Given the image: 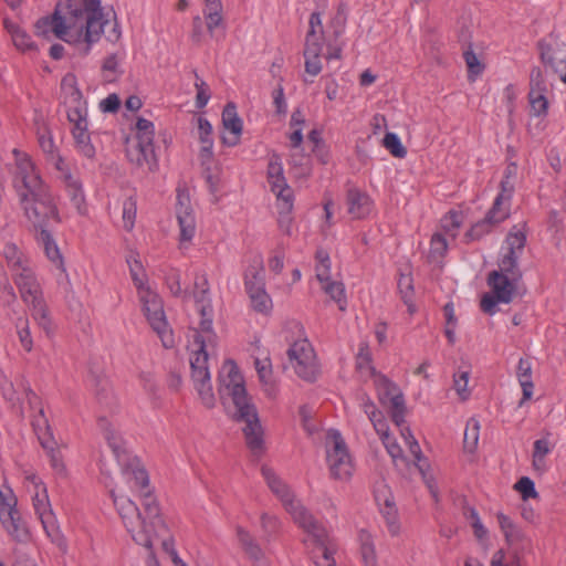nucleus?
Instances as JSON below:
<instances>
[{
	"label": "nucleus",
	"instance_id": "obj_1",
	"mask_svg": "<svg viewBox=\"0 0 566 566\" xmlns=\"http://www.w3.org/2000/svg\"><path fill=\"white\" fill-rule=\"evenodd\" d=\"M38 35L55 38L70 44H85L83 52L90 51L102 33L111 42L120 38L116 20L112 23L104 18L101 0H60L51 15L42 17L35 23Z\"/></svg>",
	"mask_w": 566,
	"mask_h": 566
},
{
	"label": "nucleus",
	"instance_id": "obj_2",
	"mask_svg": "<svg viewBox=\"0 0 566 566\" xmlns=\"http://www.w3.org/2000/svg\"><path fill=\"white\" fill-rule=\"evenodd\" d=\"M125 478L129 488L140 496L146 516L142 515L137 505L129 497L117 496L112 492L114 505L135 543L150 549L157 536L168 533L167 526L160 516L157 500L149 488L146 470L136 467L132 471H127Z\"/></svg>",
	"mask_w": 566,
	"mask_h": 566
},
{
	"label": "nucleus",
	"instance_id": "obj_3",
	"mask_svg": "<svg viewBox=\"0 0 566 566\" xmlns=\"http://www.w3.org/2000/svg\"><path fill=\"white\" fill-rule=\"evenodd\" d=\"M261 473L271 492L281 501L293 521L306 533L304 538L305 545L308 547L313 546L319 553L315 564L317 566H335L333 557L335 549L326 530L295 499L290 486L272 468L262 465Z\"/></svg>",
	"mask_w": 566,
	"mask_h": 566
},
{
	"label": "nucleus",
	"instance_id": "obj_4",
	"mask_svg": "<svg viewBox=\"0 0 566 566\" xmlns=\"http://www.w3.org/2000/svg\"><path fill=\"white\" fill-rule=\"evenodd\" d=\"M218 391L221 399L231 398L235 409L234 420L244 423L242 431L249 450L255 457L262 455L265 451L264 431L256 409L247 395L243 376L233 360H227L222 365Z\"/></svg>",
	"mask_w": 566,
	"mask_h": 566
},
{
	"label": "nucleus",
	"instance_id": "obj_5",
	"mask_svg": "<svg viewBox=\"0 0 566 566\" xmlns=\"http://www.w3.org/2000/svg\"><path fill=\"white\" fill-rule=\"evenodd\" d=\"M22 302L28 306L31 316L45 332L52 331V321L44 298L43 287L34 266L12 277Z\"/></svg>",
	"mask_w": 566,
	"mask_h": 566
},
{
	"label": "nucleus",
	"instance_id": "obj_6",
	"mask_svg": "<svg viewBox=\"0 0 566 566\" xmlns=\"http://www.w3.org/2000/svg\"><path fill=\"white\" fill-rule=\"evenodd\" d=\"M19 203L24 217L31 223L33 232L43 228L48 229L50 221L55 223L62 221L56 198L49 186L29 195L22 193Z\"/></svg>",
	"mask_w": 566,
	"mask_h": 566
},
{
	"label": "nucleus",
	"instance_id": "obj_7",
	"mask_svg": "<svg viewBox=\"0 0 566 566\" xmlns=\"http://www.w3.org/2000/svg\"><path fill=\"white\" fill-rule=\"evenodd\" d=\"M138 297L142 303L143 312L154 329L159 336L164 347L171 348L175 346L172 331L169 328L164 306L159 295L149 286L138 291Z\"/></svg>",
	"mask_w": 566,
	"mask_h": 566
},
{
	"label": "nucleus",
	"instance_id": "obj_8",
	"mask_svg": "<svg viewBox=\"0 0 566 566\" xmlns=\"http://www.w3.org/2000/svg\"><path fill=\"white\" fill-rule=\"evenodd\" d=\"M326 460L332 478L348 481L354 472L353 459L345 440L337 430H329L326 439Z\"/></svg>",
	"mask_w": 566,
	"mask_h": 566
},
{
	"label": "nucleus",
	"instance_id": "obj_9",
	"mask_svg": "<svg viewBox=\"0 0 566 566\" xmlns=\"http://www.w3.org/2000/svg\"><path fill=\"white\" fill-rule=\"evenodd\" d=\"M196 343L199 345V349H193L190 357L191 377L202 403L207 408H212L214 407L216 398L208 368L209 355L205 350V339L201 336L198 335L196 337Z\"/></svg>",
	"mask_w": 566,
	"mask_h": 566
},
{
	"label": "nucleus",
	"instance_id": "obj_10",
	"mask_svg": "<svg viewBox=\"0 0 566 566\" xmlns=\"http://www.w3.org/2000/svg\"><path fill=\"white\" fill-rule=\"evenodd\" d=\"M13 155L14 171L12 184L18 198H21L22 193L29 195L48 186L43 181L39 169L28 154L22 153L19 149H13Z\"/></svg>",
	"mask_w": 566,
	"mask_h": 566
},
{
	"label": "nucleus",
	"instance_id": "obj_11",
	"mask_svg": "<svg viewBox=\"0 0 566 566\" xmlns=\"http://www.w3.org/2000/svg\"><path fill=\"white\" fill-rule=\"evenodd\" d=\"M137 144L127 150L128 158L138 166H148L153 170L157 166L154 148L155 128L153 122L138 118L136 123Z\"/></svg>",
	"mask_w": 566,
	"mask_h": 566
},
{
	"label": "nucleus",
	"instance_id": "obj_12",
	"mask_svg": "<svg viewBox=\"0 0 566 566\" xmlns=\"http://www.w3.org/2000/svg\"><path fill=\"white\" fill-rule=\"evenodd\" d=\"M287 356L295 374L306 381H314L319 373L316 356L307 339L294 342L287 349Z\"/></svg>",
	"mask_w": 566,
	"mask_h": 566
},
{
	"label": "nucleus",
	"instance_id": "obj_13",
	"mask_svg": "<svg viewBox=\"0 0 566 566\" xmlns=\"http://www.w3.org/2000/svg\"><path fill=\"white\" fill-rule=\"evenodd\" d=\"M375 387L381 405L389 403L392 422L397 427L405 424L406 401L401 390L384 375H375Z\"/></svg>",
	"mask_w": 566,
	"mask_h": 566
},
{
	"label": "nucleus",
	"instance_id": "obj_14",
	"mask_svg": "<svg viewBox=\"0 0 566 566\" xmlns=\"http://www.w3.org/2000/svg\"><path fill=\"white\" fill-rule=\"evenodd\" d=\"M537 46L542 63L558 74L560 81L566 84V42L551 33L542 39Z\"/></svg>",
	"mask_w": 566,
	"mask_h": 566
},
{
	"label": "nucleus",
	"instance_id": "obj_15",
	"mask_svg": "<svg viewBox=\"0 0 566 566\" xmlns=\"http://www.w3.org/2000/svg\"><path fill=\"white\" fill-rule=\"evenodd\" d=\"M0 521L8 535L17 542H25L29 532L17 509V500L11 491L3 493L0 490Z\"/></svg>",
	"mask_w": 566,
	"mask_h": 566
},
{
	"label": "nucleus",
	"instance_id": "obj_16",
	"mask_svg": "<svg viewBox=\"0 0 566 566\" xmlns=\"http://www.w3.org/2000/svg\"><path fill=\"white\" fill-rule=\"evenodd\" d=\"M61 99L65 107L67 119H80L87 116L86 102L77 86L74 74L67 73L61 81Z\"/></svg>",
	"mask_w": 566,
	"mask_h": 566
},
{
	"label": "nucleus",
	"instance_id": "obj_17",
	"mask_svg": "<svg viewBox=\"0 0 566 566\" xmlns=\"http://www.w3.org/2000/svg\"><path fill=\"white\" fill-rule=\"evenodd\" d=\"M176 216L180 227L181 242L191 241L196 234V218L186 190L177 191Z\"/></svg>",
	"mask_w": 566,
	"mask_h": 566
},
{
	"label": "nucleus",
	"instance_id": "obj_18",
	"mask_svg": "<svg viewBox=\"0 0 566 566\" xmlns=\"http://www.w3.org/2000/svg\"><path fill=\"white\" fill-rule=\"evenodd\" d=\"M98 426L103 430L104 437L117 462L123 467L124 474L126 475L127 471H132V469L139 467V464L135 463V461L128 454L122 437L105 418H101L98 420Z\"/></svg>",
	"mask_w": 566,
	"mask_h": 566
},
{
	"label": "nucleus",
	"instance_id": "obj_19",
	"mask_svg": "<svg viewBox=\"0 0 566 566\" xmlns=\"http://www.w3.org/2000/svg\"><path fill=\"white\" fill-rule=\"evenodd\" d=\"M268 181L271 190L276 195V199H284V206L289 209L290 199L293 198L292 189L286 184L283 165L280 155L272 154L268 164Z\"/></svg>",
	"mask_w": 566,
	"mask_h": 566
},
{
	"label": "nucleus",
	"instance_id": "obj_20",
	"mask_svg": "<svg viewBox=\"0 0 566 566\" xmlns=\"http://www.w3.org/2000/svg\"><path fill=\"white\" fill-rule=\"evenodd\" d=\"M32 483L35 489L34 495L32 496L35 514L40 518L48 535H51V533L55 531V516L51 509L46 488L43 483L38 481L35 476L32 478Z\"/></svg>",
	"mask_w": 566,
	"mask_h": 566
},
{
	"label": "nucleus",
	"instance_id": "obj_21",
	"mask_svg": "<svg viewBox=\"0 0 566 566\" xmlns=\"http://www.w3.org/2000/svg\"><path fill=\"white\" fill-rule=\"evenodd\" d=\"M1 254L11 275V279L15 274L22 273L33 266L29 254L13 242H7L3 245Z\"/></svg>",
	"mask_w": 566,
	"mask_h": 566
},
{
	"label": "nucleus",
	"instance_id": "obj_22",
	"mask_svg": "<svg viewBox=\"0 0 566 566\" xmlns=\"http://www.w3.org/2000/svg\"><path fill=\"white\" fill-rule=\"evenodd\" d=\"M33 233L36 244L43 250V253L45 254L46 259L57 270L65 273L66 269L64 258L49 228H43L42 230L34 231Z\"/></svg>",
	"mask_w": 566,
	"mask_h": 566
},
{
	"label": "nucleus",
	"instance_id": "obj_23",
	"mask_svg": "<svg viewBox=\"0 0 566 566\" xmlns=\"http://www.w3.org/2000/svg\"><path fill=\"white\" fill-rule=\"evenodd\" d=\"M518 282L520 280H514L513 277L497 271H492L488 277V284L492 292L501 303L505 304L512 302L516 294Z\"/></svg>",
	"mask_w": 566,
	"mask_h": 566
},
{
	"label": "nucleus",
	"instance_id": "obj_24",
	"mask_svg": "<svg viewBox=\"0 0 566 566\" xmlns=\"http://www.w3.org/2000/svg\"><path fill=\"white\" fill-rule=\"evenodd\" d=\"M72 126V135L75 142L76 149L87 158L95 156V148L91 142L88 133L87 116H82L80 119H69Z\"/></svg>",
	"mask_w": 566,
	"mask_h": 566
},
{
	"label": "nucleus",
	"instance_id": "obj_25",
	"mask_svg": "<svg viewBox=\"0 0 566 566\" xmlns=\"http://www.w3.org/2000/svg\"><path fill=\"white\" fill-rule=\"evenodd\" d=\"M346 202L348 213L354 219H363L367 217L373 209V201L370 197L357 188H349L347 190Z\"/></svg>",
	"mask_w": 566,
	"mask_h": 566
},
{
	"label": "nucleus",
	"instance_id": "obj_26",
	"mask_svg": "<svg viewBox=\"0 0 566 566\" xmlns=\"http://www.w3.org/2000/svg\"><path fill=\"white\" fill-rule=\"evenodd\" d=\"M222 123L226 129L230 130L233 135L232 139L223 138L224 143L229 146H235L239 143V137L242 133V120L238 116L237 106L234 103H228L222 112Z\"/></svg>",
	"mask_w": 566,
	"mask_h": 566
},
{
	"label": "nucleus",
	"instance_id": "obj_27",
	"mask_svg": "<svg viewBox=\"0 0 566 566\" xmlns=\"http://www.w3.org/2000/svg\"><path fill=\"white\" fill-rule=\"evenodd\" d=\"M237 536L238 541L243 548L245 555L258 566H262L265 564L264 552L256 543V541L251 536L249 532L244 528L238 526L237 527Z\"/></svg>",
	"mask_w": 566,
	"mask_h": 566
},
{
	"label": "nucleus",
	"instance_id": "obj_28",
	"mask_svg": "<svg viewBox=\"0 0 566 566\" xmlns=\"http://www.w3.org/2000/svg\"><path fill=\"white\" fill-rule=\"evenodd\" d=\"M63 182L67 196L80 214L86 213L85 196L82 189V184L71 172H65L63 176Z\"/></svg>",
	"mask_w": 566,
	"mask_h": 566
},
{
	"label": "nucleus",
	"instance_id": "obj_29",
	"mask_svg": "<svg viewBox=\"0 0 566 566\" xmlns=\"http://www.w3.org/2000/svg\"><path fill=\"white\" fill-rule=\"evenodd\" d=\"M516 377L522 387V399L520 400V406H523L525 401L530 400L533 396L534 384L532 379V363L527 358H520L517 368H516Z\"/></svg>",
	"mask_w": 566,
	"mask_h": 566
},
{
	"label": "nucleus",
	"instance_id": "obj_30",
	"mask_svg": "<svg viewBox=\"0 0 566 566\" xmlns=\"http://www.w3.org/2000/svg\"><path fill=\"white\" fill-rule=\"evenodd\" d=\"M254 365L265 395L270 398H275L277 395V387L275 381L272 379L270 360L268 358L263 360L256 358Z\"/></svg>",
	"mask_w": 566,
	"mask_h": 566
},
{
	"label": "nucleus",
	"instance_id": "obj_31",
	"mask_svg": "<svg viewBox=\"0 0 566 566\" xmlns=\"http://www.w3.org/2000/svg\"><path fill=\"white\" fill-rule=\"evenodd\" d=\"M24 394H25V399H27L29 406L32 409L38 410V415L33 417L32 426H33V429L36 432V434L40 436V433L43 430L49 428V422L44 415V410H43L41 400L36 396V394L29 387L24 388Z\"/></svg>",
	"mask_w": 566,
	"mask_h": 566
},
{
	"label": "nucleus",
	"instance_id": "obj_32",
	"mask_svg": "<svg viewBox=\"0 0 566 566\" xmlns=\"http://www.w3.org/2000/svg\"><path fill=\"white\" fill-rule=\"evenodd\" d=\"M323 43H311L304 45L305 72L311 76H316L322 71L321 54Z\"/></svg>",
	"mask_w": 566,
	"mask_h": 566
},
{
	"label": "nucleus",
	"instance_id": "obj_33",
	"mask_svg": "<svg viewBox=\"0 0 566 566\" xmlns=\"http://www.w3.org/2000/svg\"><path fill=\"white\" fill-rule=\"evenodd\" d=\"M244 286L247 292H252V289L255 287H265L264 268L261 259H254L253 263L245 270Z\"/></svg>",
	"mask_w": 566,
	"mask_h": 566
},
{
	"label": "nucleus",
	"instance_id": "obj_34",
	"mask_svg": "<svg viewBox=\"0 0 566 566\" xmlns=\"http://www.w3.org/2000/svg\"><path fill=\"white\" fill-rule=\"evenodd\" d=\"M381 516L385 520L388 532L391 536H397L400 532L398 512L391 499L386 497L384 503H378Z\"/></svg>",
	"mask_w": 566,
	"mask_h": 566
},
{
	"label": "nucleus",
	"instance_id": "obj_35",
	"mask_svg": "<svg viewBox=\"0 0 566 566\" xmlns=\"http://www.w3.org/2000/svg\"><path fill=\"white\" fill-rule=\"evenodd\" d=\"M359 406L364 412L368 416L376 431L385 430V419L382 413L376 408V405L367 394H360L358 396Z\"/></svg>",
	"mask_w": 566,
	"mask_h": 566
},
{
	"label": "nucleus",
	"instance_id": "obj_36",
	"mask_svg": "<svg viewBox=\"0 0 566 566\" xmlns=\"http://www.w3.org/2000/svg\"><path fill=\"white\" fill-rule=\"evenodd\" d=\"M250 298L251 307L263 315H269L273 308V303L270 295L266 293L265 287L252 289V292H247Z\"/></svg>",
	"mask_w": 566,
	"mask_h": 566
},
{
	"label": "nucleus",
	"instance_id": "obj_37",
	"mask_svg": "<svg viewBox=\"0 0 566 566\" xmlns=\"http://www.w3.org/2000/svg\"><path fill=\"white\" fill-rule=\"evenodd\" d=\"M505 197H495L491 209L488 211L485 218L495 227L510 217L511 201L505 200Z\"/></svg>",
	"mask_w": 566,
	"mask_h": 566
},
{
	"label": "nucleus",
	"instance_id": "obj_38",
	"mask_svg": "<svg viewBox=\"0 0 566 566\" xmlns=\"http://www.w3.org/2000/svg\"><path fill=\"white\" fill-rule=\"evenodd\" d=\"M348 9L344 2L337 6L336 12L328 22V28L332 29L333 38L337 41L345 32L347 23Z\"/></svg>",
	"mask_w": 566,
	"mask_h": 566
},
{
	"label": "nucleus",
	"instance_id": "obj_39",
	"mask_svg": "<svg viewBox=\"0 0 566 566\" xmlns=\"http://www.w3.org/2000/svg\"><path fill=\"white\" fill-rule=\"evenodd\" d=\"M324 28L321 12H313L308 20V31L305 36V44L323 43Z\"/></svg>",
	"mask_w": 566,
	"mask_h": 566
},
{
	"label": "nucleus",
	"instance_id": "obj_40",
	"mask_svg": "<svg viewBox=\"0 0 566 566\" xmlns=\"http://www.w3.org/2000/svg\"><path fill=\"white\" fill-rule=\"evenodd\" d=\"M398 291L400 293V296L403 301V303L408 306V311L410 314H412L416 308L415 304L412 302L413 297V282L412 277L409 274H401L398 280Z\"/></svg>",
	"mask_w": 566,
	"mask_h": 566
},
{
	"label": "nucleus",
	"instance_id": "obj_41",
	"mask_svg": "<svg viewBox=\"0 0 566 566\" xmlns=\"http://www.w3.org/2000/svg\"><path fill=\"white\" fill-rule=\"evenodd\" d=\"M526 243V235L524 231L518 227L514 226L506 237L507 253L521 255Z\"/></svg>",
	"mask_w": 566,
	"mask_h": 566
},
{
	"label": "nucleus",
	"instance_id": "obj_42",
	"mask_svg": "<svg viewBox=\"0 0 566 566\" xmlns=\"http://www.w3.org/2000/svg\"><path fill=\"white\" fill-rule=\"evenodd\" d=\"M198 130H199V138L202 144L201 153H202V155L210 157L212 155V145H213V142L211 138L212 126L208 119H206L203 117H199L198 118Z\"/></svg>",
	"mask_w": 566,
	"mask_h": 566
},
{
	"label": "nucleus",
	"instance_id": "obj_43",
	"mask_svg": "<svg viewBox=\"0 0 566 566\" xmlns=\"http://www.w3.org/2000/svg\"><path fill=\"white\" fill-rule=\"evenodd\" d=\"M518 259L520 256L513 253H506L500 260L497 272L504 273L507 276L513 277L514 280H521L522 273L518 270Z\"/></svg>",
	"mask_w": 566,
	"mask_h": 566
},
{
	"label": "nucleus",
	"instance_id": "obj_44",
	"mask_svg": "<svg viewBox=\"0 0 566 566\" xmlns=\"http://www.w3.org/2000/svg\"><path fill=\"white\" fill-rule=\"evenodd\" d=\"M322 290L329 295V297L338 304L340 311L346 308L345 289L344 284L338 281H327L322 284Z\"/></svg>",
	"mask_w": 566,
	"mask_h": 566
},
{
	"label": "nucleus",
	"instance_id": "obj_45",
	"mask_svg": "<svg viewBox=\"0 0 566 566\" xmlns=\"http://www.w3.org/2000/svg\"><path fill=\"white\" fill-rule=\"evenodd\" d=\"M551 84L546 81L544 72L538 66H534L530 73V92L528 93H541L547 94L549 92Z\"/></svg>",
	"mask_w": 566,
	"mask_h": 566
},
{
	"label": "nucleus",
	"instance_id": "obj_46",
	"mask_svg": "<svg viewBox=\"0 0 566 566\" xmlns=\"http://www.w3.org/2000/svg\"><path fill=\"white\" fill-rule=\"evenodd\" d=\"M480 423L475 419H470L467 423L463 437L464 449L469 452H473L476 449L479 442Z\"/></svg>",
	"mask_w": 566,
	"mask_h": 566
},
{
	"label": "nucleus",
	"instance_id": "obj_47",
	"mask_svg": "<svg viewBox=\"0 0 566 566\" xmlns=\"http://www.w3.org/2000/svg\"><path fill=\"white\" fill-rule=\"evenodd\" d=\"M361 546L360 554L361 559L365 566H378L377 565V556L374 543L370 538V535L367 533H361L360 535Z\"/></svg>",
	"mask_w": 566,
	"mask_h": 566
},
{
	"label": "nucleus",
	"instance_id": "obj_48",
	"mask_svg": "<svg viewBox=\"0 0 566 566\" xmlns=\"http://www.w3.org/2000/svg\"><path fill=\"white\" fill-rule=\"evenodd\" d=\"M127 264L129 266L130 276L137 289V292L148 286L145 282L143 265L134 254H130L127 258Z\"/></svg>",
	"mask_w": 566,
	"mask_h": 566
},
{
	"label": "nucleus",
	"instance_id": "obj_49",
	"mask_svg": "<svg viewBox=\"0 0 566 566\" xmlns=\"http://www.w3.org/2000/svg\"><path fill=\"white\" fill-rule=\"evenodd\" d=\"M293 209V198L290 199L289 209L284 206V199L277 200V210H279V227L285 234H291L292 232V217L291 211Z\"/></svg>",
	"mask_w": 566,
	"mask_h": 566
},
{
	"label": "nucleus",
	"instance_id": "obj_50",
	"mask_svg": "<svg viewBox=\"0 0 566 566\" xmlns=\"http://www.w3.org/2000/svg\"><path fill=\"white\" fill-rule=\"evenodd\" d=\"M6 27L12 32V40L14 45L21 51H30L34 50L35 45L32 42L30 35H28L24 31L20 30L17 27H10L7 21H4Z\"/></svg>",
	"mask_w": 566,
	"mask_h": 566
},
{
	"label": "nucleus",
	"instance_id": "obj_51",
	"mask_svg": "<svg viewBox=\"0 0 566 566\" xmlns=\"http://www.w3.org/2000/svg\"><path fill=\"white\" fill-rule=\"evenodd\" d=\"M382 145L396 158H405L407 155V149L395 133H387L382 139Z\"/></svg>",
	"mask_w": 566,
	"mask_h": 566
},
{
	"label": "nucleus",
	"instance_id": "obj_52",
	"mask_svg": "<svg viewBox=\"0 0 566 566\" xmlns=\"http://www.w3.org/2000/svg\"><path fill=\"white\" fill-rule=\"evenodd\" d=\"M528 103L532 115L536 117L547 115L548 101L546 94L528 93Z\"/></svg>",
	"mask_w": 566,
	"mask_h": 566
},
{
	"label": "nucleus",
	"instance_id": "obj_53",
	"mask_svg": "<svg viewBox=\"0 0 566 566\" xmlns=\"http://www.w3.org/2000/svg\"><path fill=\"white\" fill-rule=\"evenodd\" d=\"M376 432L380 436V439H381L387 452L394 460L402 457V449L397 443V441L390 437L386 421H385V430L376 431Z\"/></svg>",
	"mask_w": 566,
	"mask_h": 566
},
{
	"label": "nucleus",
	"instance_id": "obj_54",
	"mask_svg": "<svg viewBox=\"0 0 566 566\" xmlns=\"http://www.w3.org/2000/svg\"><path fill=\"white\" fill-rule=\"evenodd\" d=\"M136 212V200L133 197H128L123 202V223L124 228L128 231H130L134 228Z\"/></svg>",
	"mask_w": 566,
	"mask_h": 566
},
{
	"label": "nucleus",
	"instance_id": "obj_55",
	"mask_svg": "<svg viewBox=\"0 0 566 566\" xmlns=\"http://www.w3.org/2000/svg\"><path fill=\"white\" fill-rule=\"evenodd\" d=\"M469 375L468 370H459L453 375L454 389L462 400L468 399L470 396V390L468 389Z\"/></svg>",
	"mask_w": 566,
	"mask_h": 566
},
{
	"label": "nucleus",
	"instance_id": "obj_56",
	"mask_svg": "<svg viewBox=\"0 0 566 566\" xmlns=\"http://www.w3.org/2000/svg\"><path fill=\"white\" fill-rule=\"evenodd\" d=\"M195 76H196L195 87L197 91L196 106L198 108H203L210 99V96H211L210 88H209L208 84L198 76L197 73H195Z\"/></svg>",
	"mask_w": 566,
	"mask_h": 566
},
{
	"label": "nucleus",
	"instance_id": "obj_57",
	"mask_svg": "<svg viewBox=\"0 0 566 566\" xmlns=\"http://www.w3.org/2000/svg\"><path fill=\"white\" fill-rule=\"evenodd\" d=\"M200 331L196 332L193 336V346L196 349H199V345L196 343V337L199 335L205 339V350L207 352V346L214 338V334L212 332V317H205L200 319Z\"/></svg>",
	"mask_w": 566,
	"mask_h": 566
},
{
	"label": "nucleus",
	"instance_id": "obj_58",
	"mask_svg": "<svg viewBox=\"0 0 566 566\" xmlns=\"http://www.w3.org/2000/svg\"><path fill=\"white\" fill-rule=\"evenodd\" d=\"M493 227L494 226L490 222V220L484 217V219L478 221L471 227L465 237L469 240H480L482 237L490 233Z\"/></svg>",
	"mask_w": 566,
	"mask_h": 566
},
{
	"label": "nucleus",
	"instance_id": "obj_59",
	"mask_svg": "<svg viewBox=\"0 0 566 566\" xmlns=\"http://www.w3.org/2000/svg\"><path fill=\"white\" fill-rule=\"evenodd\" d=\"M400 428V434L403 438L405 442L408 444L410 453L415 457L417 462H420L422 459V452L420 449V446L418 441L415 439V437L411 433V430L402 424Z\"/></svg>",
	"mask_w": 566,
	"mask_h": 566
},
{
	"label": "nucleus",
	"instance_id": "obj_60",
	"mask_svg": "<svg viewBox=\"0 0 566 566\" xmlns=\"http://www.w3.org/2000/svg\"><path fill=\"white\" fill-rule=\"evenodd\" d=\"M448 249L446 238L441 233H436L431 238L430 242V258L437 260L442 258Z\"/></svg>",
	"mask_w": 566,
	"mask_h": 566
},
{
	"label": "nucleus",
	"instance_id": "obj_61",
	"mask_svg": "<svg viewBox=\"0 0 566 566\" xmlns=\"http://www.w3.org/2000/svg\"><path fill=\"white\" fill-rule=\"evenodd\" d=\"M222 10H203L207 29L211 36H214L216 30L223 25Z\"/></svg>",
	"mask_w": 566,
	"mask_h": 566
},
{
	"label": "nucleus",
	"instance_id": "obj_62",
	"mask_svg": "<svg viewBox=\"0 0 566 566\" xmlns=\"http://www.w3.org/2000/svg\"><path fill=\"white\" fill-rule=\"evenodd\" d=\"M18 335L22 347L27 352H31L33 347V340L31 337L28 319L20 318L17 324Z\"/></svg>",
	"mask_w": 566,
	"mask_h": 566
},
{
	"label": "nucleus",
	"instance_id": "obj_63",
	"mask_svg": "<svg viewBox=\"0 0 566 566\" xmlns=\"http://www.w3.org/2000/svg\"><path fill=\"white\" fill-rule=\"evenodd\" d=\"M515 489L521 493L522 497L524 500H527V499H532V497H536L537 496V492L535 490V484L534 482L527 478V476H523L521 478L516 484H515Z\"/></svg>",
	"mask_w": 566,
	"mask_h": 566
},
{
	"label": "nucleus",
	"instance_id": "obj_64",
	"mask_svg": "<svg viewBox=\"0 0 566 566\" xmlns=\"http://www.w3.org/2000/svg\"><path fill=\"white\" fill-rule=\"evenodd\" d=\"M461 223L462 218L458 212H450L442 219V228L452 237L457 235V231Z\"/></svg>",
	"mask_w": 566,
	"mask_h": 566
}]
</instances>
